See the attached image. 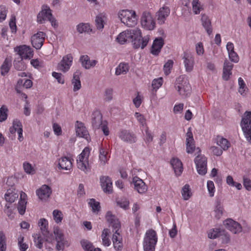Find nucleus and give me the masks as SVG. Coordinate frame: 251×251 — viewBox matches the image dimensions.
<instances>
[{
	"label": "nucleus",
	"instance_id": "680f3d73",
	"mask_svg": "<svg viewBox=\"0 0 251 251\" xmlns=\"http://www.w3.org/2000/svg\"><path fill=\"white\" fill-rule=\"evenodd\" d=\"M163 84V79L159 77L154 79L152 82V86L154 89H158Z\"/></svg>",
	"mask_w": 251,
	"mask_h": 251
},
{
	"label": "nucleus",
	"instance_id": "6ab92c4d",
	"mask_svg": "<svg viewBox=\"0 0 251 251\" xmlns=\"http://www.w3.org/2000/svg\"><path fill=\"white\" fill-rule=\"evenodd\" d=\"M119 138L123 141L130 143L136 142L135 134L129 130L123 129L119 133Z\"/></svg>",
	"mask_w": 251,
	"mask_h": 251
},
{
	"label": "nucleus",
	"instance_id": "69168bd1",
	"mask_svg": "<svg viewBox=\"0 0 251 251\" xmlns=\"http://www.w3.org/2000/svg\"><path fill=\"white\" fill-rule=\"evenodd\" d=\"M14 65L15 68L19 71L24 70L25 69V65L22 59L20 61H15Z\"/></svg>",
	"mask_w": 251,
	"mask_h": 251
},
{
	"label": "nucleus",
	"instance_id": "c85d7f7f",
	"mask_svg": "<svg viewBox=\"0 0 251 251\" xmlns=\"http://www.w3.org/2000/svg\"><path fill=\"white\" fill-rule=\"evenodd\" d=\"M201 21L203 27L205 29L207 34L210 35L212 32L211 20L207 15L203 14L201 15Z\"/></svg>",
	"mask_w": 251,
	"mask_h": 251
},
{
	"label": "nucleus",
	"instance_id": "412c9836",
	"mask_svg": "<svg viewBox=\"0 0 251 251\" xmlns=\"http://www.w3.org/2000/svg\"><path fill=\"white\" fill-rule=\"evenodd\" d=\"M59 169L64 170H70L72 168L71 159L67 157H62L58 160Z\"/></svg>",
	"mask_w": 251,
	"mask_h": 251
},
{
	"label": "nucleus",
	"instance_id": "58836bf2",
	"mask_svg": "<svg viewBox=\"0 0 251 251\" xmlns=\"http://www.w3.org/2000/svg\"><path fill=\"white\" fill-rule=\"evenodd\" d=\"M110 233V230L108 228H105L103 230L101 235L102 239V244L105 247H108L111 244V241L109 239V235Z\"/></svg>",
	"mask_w": 251,
	"mask_h": 251
},
{
	"label": "nucleus",
	"instance_id": "a19ab883",
	"mask_svg": "<svg viewBox=\"0 0 251 251\" xmlns=\"http://www.w3.org/2000/svg\"><path fill=\"white\" fill-rule=\"evenodd\" d=\"M224 210L221 202L219 201H217L214 210V216L217 219H220L224 213Z\"/></svg>",
	"mask_w": 251,
	"mask_h": 251
},
{
	"label": "nucleus",
	"instance_id": "a878e982",
	"mask_svg": "<svg viewBox=\"0 0 251 251\" xmlns=\"http://www.w3.org/2000/svg\"><path fill=\"white\" fill-rule=\"evenodd\" d=\"M80 61L83 67L86 69H89L94 67L97 63L95 60H90L88 55H82L80 58Z\"/></svg>",
	"mask_w": 251,
	"mask_h": 251
},
{
	"label": "nucleus",
	"instance_id": "f704fd0d",
	"mask_svg": "<svg viewBox=\"0 0 251 251\" xmlns=\"http://www.w3.org/2000/svg\"><path fill=\"white\" fill-rule=\"evenodd\" d=\"M192 5V11L196 15L199 14L204 9L203 4L199 0H193Z\"/></svg>",
	"mask_w": 251,
	"mask_h": 251
},
{
	"label": "nucleus",
	"instance_id": "6e6552de",
	"mask_svg": "<svg viewBox=\"0 0 251 251\" xmlns=\"http://www.w3.org/2000/svg\"><path fill=\"white\" fill-rule=\"evenodd\" d=\"M46 21L50 22L53 26H55L56 25V21L52 17L51 11L50 7L48 5H44L42 7V10L37 15V22L39 23L42 24Z\"/></svg>",
	"mask_w": 251,
	"mask_h": 251
},
{
	"label": "nucleus",
	"instance_id": "4468645a",
	"mask_svg": "<svg viewBox=\"0 0 251 251\" xmlns=\"http://www.w3.org/2000/svg\"><path fill=\"white\" fill-rule=\"evenodd\" d=\"M36 194L40 200L47 201L52 194V189L49 185L44 184L36 190Z\"/></svg>",
	"mask_w": 251,
	"mask_h": 251
},
{
	"label": "nucleus",
	"instance_id": "dca6fc26",
	"mask_svg": "<svg viewBox=\"0 0 251 251\" xmlns=\"http://www.w3.org/2000/svg\"><path fill=\"white\" fill-rule=\"evenodd\" d=\"M225 227L234 234H238L242 232L241 225L231 219H228L224 222Z\"/></svg>",
	"mask_w": 251,
	"mask_h": 251
},
{
	"label": "nucleus",
	"instance_id": "a211bd4d",
	"mask_svg": "<svg viewBox=\"0 0 251 251\" xmlns=\"http://www.w3.org/2000/svg\"><path fill=\"white\" fill-rule=\"evenodd\" d=\"M170 13L169 7L164 5L161 7L156 14V17L159 24L162 25L165 23L166 18Z\"/></svg>",
	"mask_w": 251,
	"mask_h": 251
},
{
	"label": "nucleus",
	"instance_id": "c756f323",
	"mask_svg": "<svg viewBox=\"0 0 251 251\" xmlns=\"http://www.w3.org/2000/svg\"><path fill=\"white\" fill-rule=\"evenodd\" d=\"M164 44L163 39L161 38L155 39L153 43L151 48V53L154 55H157L160 52Z\"/></svg>",
	"mask_w": 251,
	"mask_h": 251
},
{
	"label": "nucleus",
	"instance_id": "5701e85b",
	"mask_svg": "<svg viewBox=\"0 0 251 251\" xmlns=\"http://www.w3.org/2000/svg\"><path fill=\"white\" fill-rule=\"evenodd\" d=\"M92 124L94 128L98 129L103 123L102 121V115L100 111L96 110L94 111L92 114Z\"/></svg>",
	"mask_w": 251,
	"mask_h": 251
},
{
	"label": "nucleus",
	"instance_id": "4be33fe9",
	"mask_svg": "<svg viewBox=\"0 0 251 251\" xmlns=\"http://www.w3.org/2000/svg\"><path fill=\"white\" fill-rule=\"evenodd\" d=\"M183 59L186 71L187 72H191L193 70L194 67V57L191 54L185 53Z\"/></svg>",
	"mask_w": 251,
	"mask_h": 251
},
{
	"label": "nucleus",
	"instance_id": "e2e57ef3",
	"mask_svg": "<svg viewBox=\"0 0 251 251\" xmlns=\"http://www.w3.org/2000/svg\"><path fill=\"white\" fill-rule=\"evenodd\" d=\"M23 168L25 171L28 174H32L34 172V170L32 165L28 162H24L23 164Z\"/></svg>",
	"mask_w": 251,
	"mask_h": 251
},
{
	"label": "nucleus",
	"instance_id": "3c124183",
	"mask_svg": "<svg viewBox=\"0 0 251 251\" xmlns=\"http://www.w3.org/2000/svg\"><path fill=\"white\" fill-rule=\"evenodd\" d=\"M88 204L92 208L94 212H99L100 209V202L96 201L94 199L90 200Z\"/></svg>",
	"mask_w": 251,
	"mask_h": 251
},
{
	"label": "nucleus",
	"instance_id": "f3484780",
	"mask_svg": "<svg viewBox=\"0 0 251 251\" xmlns=\"http://www.w3.org/2000/svg\"><path fill=\"white\" fill-rule=\"evenodd\" d=\"M45 38V33L41 31L34 34L31 38L33 47L36 49H40L43 45Z\"/></svg>",
	"mask_w": 251,
	"mask_h": 251
},
{
	"label": "nucleus",
	"instance_id": "09e8293b",
	"mask_svg": "<svg viewBox=\"0 0 251 251\" xmlns=\"http://www.w3.org/2000/svg\"><path fill=\"white\" fill-rule=\"evenodd\" d=\"M24 237L20 236L18 238V245L20 251H26L28 248V245L24 242Z\"/></svg>",
	"mask_w": 251,
	"mask_h": 251
},
{
	"label": "nucleus",
	"instance_id": "6e6d98bb",
	"mask_svg": "<svg viewBox=\"0 0 251 251\" xmlns=\"http://www.w3.org/2000/svg\"><path fill=\"white\" fill-rule=\"evenodd\" d=\"M207 188L208 191L209 195L212 197L214 196L215 188L213 182L211 180H208L207 182Z\"/></svg>",
	"mask_w": 251,
	"mask_h": 251
},
{
	"label": "nucleus",
	"instance_id": "774afa93",
	"mask_svg": "<svg viewBox=\"0 0 251 251\" xmlns=\"http://www.w3.org/2000/svg\"><path fill=\"white\" fill-rule=\"evenodd\" d=\"M183 103H180L175 104L173 109L174 113L176 114L181 113L183 111Z\"/></svg>",
	"mask_w": 251,
	"mask_h": 251
},
{
	"label": "nucleus",
	"instance_id": "aec40b11",
	"mask_svg": "<svg viewBox=\"0 0 251 251\" xmlns=\"http://www.w3.org/2000/svg\"><path fill=\"white\" fill-rule=\"evenodd\" d=\"M101 186L104 192L110 193L112 190V182L109 176H102L100 177Z\"/></svg>",
	"mask_w": 251,
	"mask_h": 251
},
{
	"label": "nucleus",
	"instance_id": "338daca9",
	"mask_svg": "<svg viewBox=\"0 0 251 251\" xmlns=\"http://www.w3.org/2000/svg\"><path fill=\"white\" fill-rule=\"evenodd\" d=\"M52 76L57 80V81L61 84L64 83V79L63 75L61 73L52 72Z\"/></svg>",
	"mask_w": 251,
	"mask_h": 251
},
{
	"label": "nucleus",
	"instance_id": "4d7b16f0",
	"mask_svg": "<svg viewBox=\"0 0 251 251\" xmlns=\"http://www.w3.org/2000/svg\"><path fill=\"white\" fill-rule=\"evenodd\" d=\"M6 250V237L3 232H0V251Z\"/></svg>",
	"mask_w": 251,
	"mask_h": 251
},
{
	"label": "nucleus",
	"instance_id": "ddd939ff",
	"mask_svg": "<svg viewBox=\"0 0 251 251\" xmlns=\"http://www.w3.org/2000/svg\"><path fill=\"white\" fill-rule=\"evenodd\" d=\"M195 163L198 173L201 175H204L207 172V158L201 155H198L195 159Z\"/></svg>",
	"mask_w": 251,
	"mask_h": 251
},
{
	"label": "nucleus",
	"instance_id": "37998d69",
	"mask_svg": "<svg viewBox=\"0 0 251 251\" xmlns=\"http://www.w3.org/2000/svg\"><path fill=\"white\" fill-rule=\"evenodd\" d=\"M217 145L219 146L222 150H226L230 146V143L227 139L221 137L217 138Z\"/></svg>",
	"mask_w": 251,
	"mask_h": 251
},
{
	"label": "nucleus",
	"instance_id": "393cba45",
	"mask_svg": "<svg viewBox=\"0 0 251 251\" xmlns=\"http://www.w3.org/2000/svg\"><path fill=\"white\" fill-rule=\"evenodd\" d=\"M18 197V191L13 188L8 189L4 195L5 201L10 203L14 202Z\"/></svg>",
	"mask_w": 251,
	"mask_h": 251
},
{
	"label": "nucleus",
	"instance_id": "de8ad7c7",
	"mask_svg": "<svg viewBox=\"0 0 251 251\" xmlns=\"http://www.w3.org/2000/svg\"><path fill=\"white\" fill-rule=\"evenodd\" d=\"M53 220L57 224L60 223L63 218L62 212L57 209L54 210L52 212Z\"/></svg>",
	"mask_w": 251,
	"mask_h": 251
},
{
	"label": "nucleus",
	"instance_id": "f8f14e48",
	"mask_svg": "<svg viewBox=\"0 0 251 251\" xmlns=\"http://www.w3.org/2000/svg\"><path fill=\"white\" fill-rule=\"evenodd\" d=\"M73 61V57L71 54L64 55L58 64V70L63 73L67 72L72 65Z\"/></svg>",
	"mask_w": 251,
	"mask_h": 251
},
{
	"label": "nucleus",
	"instance_id": "e433bc0d",
	"mask_svg": "<svg viewBox=\"0 0 251 251\" xmlns=\"http://www.w3.org/2000/svg\"><path fill=\"white\" fill-rule=\"evenodd\" d=\"M110 156L108 154V152L107 150L100 148V154H99V160L100 163L101 165H104L107 162Z\"/></svg>",
	"mask_w": 251,
	"mask_h": 251
},
{
	"label": "nucleus",
	"instance_id": "9d476101",
	"mask_svg": "<svg viewBox=\"0 0 251 251\" xmlns=\"http://www.w3.org/2000/svg\"><path fill=\"white\" fill-rule=\"evenodd\" d=\"M55 239L57 242L56 249L57 251L63 250L65 246H69L68 241L65 239L63 231L58 227L53 228Z\"/></svg>",
	"mask_w": 251,
	"mask_h": 251
},
{
	"label": "nucleus",
	"instance_id": "473e14b6",
	"mask_svg": "<svg viewBox=\"0 0 251 251\" xmlns=\"http://www.w3.org/2000/svg\"><path fill=\"white\" fill-rule=\"evenodd\" d=\"M105 15L103 13L99 14L95 19L96 26L98 29L102 30L104 27V22L106 20Z\"/></svg>",
	"mask_w": 251,
	"mask_h": 251
},
{
	"label": "nucleus",
	"instance_id": "bb28decb",
	"mask_svg": "<svg viewBox=\"0 0 251 251\" xmlns=\"http://www.w3.org/2000/svg\"><path fill=\"white\" fill-rule=\"evenodd\" d=\"M75 129L77 136L85 139L88 138V132L82 123L77 121L75 124Z\"/></svg>",
	"mask_w": 251,
	"mask_h": 251
},
{
	"label": "nucleus",
	"instance_id": "423d86ee",
	"mask_svg": "<svg viewBox=\"0 0 251 251\" xmlns=\"http://www.w3.org/2000/svg\"><path fill=\"white\" fill-rule=\"evenodd\" d=\"M89 154L90 149L86 147L78 155L76 160L78 168L86 174L90 172L91 169L88 161Z\"/></svg>",
	"mask_w": 251,
	"mask_h": 251
},
{
	"label": "nucleus",
	"instance_id": "603ef678",
	"mask_svg": "<svg viewBox=\"0 0 251 251\" xmlns=\"http://www.w3.org/2000/svg\"><path fill=\"white\" fill-rule=\"evenodd\" d=\"M221 231L219 228H214L210 230L208 232V237L210 239H216L220 236Z\"/></svg>",
	"mask_w": 251,
	"mask_h": 251
},
{
	"label": "nucleus",
	"instance_id": "72a5a7b5",
	"mask_svg": "<svg viewBox=\"0 0 251 251\" xmlns=\"http://www.w3.org/2000/svg\"><path fill=\"white\" fill-rule=\"evenodd\" d=\"M38 226H39L43 234L47 237V235L49 233L48 231V221L44 218L40 219L38 222Z\"/></svg>",
	"mask_w": 251,
	"mask_h": 251
},
{
	"label": "nucleus",
	"instance_id": "9b49d317",
	"mask_svg": "<svg viewBox=\"0 0 251 251\" xmlns=\"http://www.w3.org/2000/svg\"><path fill=\"white\" fill-rule=\"evenodd\" d=\"M130 185L135 191L142 195L145 194L148 189L144 181L138 176H134L130 181Z\"/></svg>",
	"mask_w": 251,
	"mask_h": 251
},
{
	"label": "nucleus",
	"instance_id": "864d4df0",
	"mask_svg": "<svg viewBox=\"0 0 251 251\" xmlns=\"http://www.w3.org/2000/svg\"><path fill=\"white\" fill-rule=\"evenodd\" d=\"M174 62L172 60H168L164 65V74L168 75L171 73V70L173 67Z\"/></svg>",
	"mask_w": 251,
	"mask_h": 251
},
{
	"label": "nucleus",
	"instance_id": "ea45409f",
	"mask_svg": "<svg viewBox=\"0 0 251 251\" xmlns=\"http://www.w3.org/2000/svg\"><path fill=\"white\" fill-rule=\"evenodd\" d=\"M76 29L79 33H90L92 30L88 23H80L76 26Z\"/></svg>",
	"mask_w": 251,
	"mask_h": 251
},
{
	"label": "nucleus",
	"instance_id": "cd10ccee",
	"mask_svg": "<svg viewBox=\"0 0 251 251\" xmlns=\"http://www.w3.org/2000/svg\"><path fill=\"white\" fill-rule=\"evenodd\" d=\"M26 194L22 192L20 195V200L19 201L18 210L21 215H24L25 212L26 204Z\"/></svg>",
	"mask_w": 251,
	"mask_h": 251
},
{
	"label": "nucleus",
	"instance_id": "a18cd8bd",
	"mask_svg": "<svg viewBox=\"0 0 251 251\" xmlns=\"http://www.w3.org/2000/svg\"><path fill=\"white\" fill-rule=\"evenodd\" d=\"M238 81L239 85V93L242 96H245L248 91V88L246 86L244 80L241 77H239Z\"/></svg>",
	"mask_w": 251,
	"mask_h": 251
},
{
	"label": "nucleus",
	"instance_id": "1a4fd4ad",
	"mask_svg": "<svg viewBox=\"0 0 251 251\" xmlns=\"http://www.w3.org/2000/svg\"><path fill=\"white\" fill-rule=\"evenodd\" d=\"M141 26L147 30H153L155 27V21L153 15L149 12H144L141 17Z\"/></svg>",
	"mask_w": 251,
	"mask_h": 251
},
{
	"label": "nucleus",
	"instance_id": "8fccbe9b",
	"mask_svg": "<svg viewBox=\"0 0 251 251\" xmlns=\"http://www.w3.org/2000/svg\"><path fill=\"white\" fill-rule=\"evenodd\" d=\"M33 241L36 247L39 249L43 248V239L41 235L38 234H34L33 235Z\"/></svg>",
	"mask_w": 251,
	"mask_h": 251
},
{
	"label": "nucleus",
	"instance_id": "052dcab7",
	"mask_svg": "<svg viewBox=\"0 0 251 251\" xmlns=\"http://www.w3.org/2000/svg\"><path fill=\"white\" fill-rule=\"evenodd\" d=\"M243 183L244 187L248 191H251V180L246 176H244L243 178Z\"/></svg>",
	"mask_w": 251,
	"mask_h": 251
},
{
	"label": "nucleus",
	"instance_id": "0e129e2a",
	"mask_svg": "<svg viewBox=\"0 0 251 251\" xmlns=\"http://www.w3.org/2000/svg\"><path fill=\"white\" fill-rule=\"evenodd\" d=\"M145 141L147 143H151L153 138V136L151 132L149 130V127L145 128Z\"/></svg>",
	"mask_w": 251,
	"mask_h": 251
},
{
	"label": "nucleus",
	"instance_id": "c9c22d12",
	"mask_svg": "<svg viewBox=\"0 0 251 251\" xmlns=\"http://www.w3.org/2000/svg\"><path fill=\"white\" fill-rule=\"evenodd\" d=\"M129 70L128 64L126 63H121L116 67L115 71V75H121L126 74Z\"/></svg>",
	"mask_w": 251,
	"mask_h": 251
},
{
	"label": "nucleus",
	"instance_id": "4c0bfd02",
	"mask_svg": "<svg viewBox=\"0 0 251 251\" xmlns=\"http://www.w3.org/2000/svg\"><path fill=\"white\" fill-rule=\"evenodd\" d=\"M11 67V60L6 58L0 67V74L2 75L5 76L9 71Z\"/></svg>",
	"mask_w": 251,
	"mask_h": 251
},
{
	"label": "nucleus",
	"instance_id": "2f4dec72",
	"mask_svg": "<svg viewBox=\"0 0 251 251\" xmlns=\"http://www.w3.org/2000/svg\"><path fill=\"white\" fill-rule=\"evenodd\" d=\"M81 74V73L79 70H77L74 74L73 79L72 80L74 91H77L81 88V82L80 80V75Z\"/></svg>",
	"mask_w": 251,
	"mask_h": 251
},
{
	"label": "nucleus",
	"instance_id": "49530a36",
	"mask_svg": "<svg viewBox=\"0 0 251 251\" xmlns=\"http://www.w3.org/2000/svg\"><path fill=\"white\" fill-rule=\"evenodd\" d=\"M181 194L184 200H188L191 196L189 185L185 184L182 189Z\"/></svg>",
	"mask_w": 251,
	"mask_h": 251
},
{
	"label": "nucleus",
	"instance_id": "0eeeda50",
	"mask_svg": "<svg viewBox=\"0 0 251 251\" xmlns=\"http://www.w3.org/2000/svg\"><path fill=\"white\" fill-rule=\"evenodd\" d=\"M241 126L247 140L251 143V112L246 111L241 122Z\"/></svg>",
	"mask_w": 251,
	"mask_h": 251
},
{
	"label": "nucleus",
	"instance_id": "7c9ffc66",
	"mask_svg": "<svg viewBox=\"0 0 251 251\" xmlns=\"http://www.w3.org/2000/svg\"><path fill=\"white\" fill-rule=\"evenodd\" d=\"M233 64L228 60L225 61L223 68V78L224 80H227L231 75V70L233 68Z\"/></svg>",
	"mask_w": 251,
	"mask_h": 251
},
{
	"label": "nucleus",
	"instance_id": "c03bdc74",
	"mask_svg": "<svg viewBox=\"0 0 251 251\" xmlns=\"http://www.w3.org/2000/svg\"><path fill=\"white\" fill-rule=\"evenodd\" d=\"M134 117L139 123L140 127H146L147 126L146 119L145 116L139 112H135L134 113Z\"/></svg>",
	"mask_w": 251,
	"mask_h": 251
},
{
	"label": "nucleus",
	"instance_id": "bf43d9fd",
	"mask_svg": "<svg viewBox=\"0 0 251 251\" xmlns=\"http://www.w3.org/2000/svg\"><path fill=\"white\" fill-rule=\"evenodd\" d=\"M8 109L5 106H2L0 108V122L5 121L7 117Z\"/></svg>",
	"mask_w": 251,
	"mask_h": 251
},
{
	"label": "nucleus",
	"instance_id": "13d9d810",
	"mask_svg": "<svg viewBox=\"0 0 251 251\" xmlns=\"http://www.w3.org/2000/svg\"><path fill=\"white\" fill-rule=\"evenodd\" d=\"M81 244L85 251H92L93 246L92 244L87 240H82Z\"/></svg>",
	"mask_w": 251,
	"mask_h": 251
},
{
	"label": "nucleus",
	"instance_id": "7ed1b4c3",
	"mask_svg": "<svg viewBox=\"0 0 251 251\" xmlns=\"http://www.w3.org/2000/svg\"><path fill=\"white\" fill-rule=\"evenodd\" d=\"M175 88L183 97H188L191 93V87L189 80L185 75H180L176 81Z\"/></svg>",
	"mask_w": 251,
	"mask_h": 251
},
{
	"label": "nucleus",
	"instance_id": "39448f33",
	"mask_svg": "<svg viewBox=\"0 0 251 251\" xmlns=\"http://www.w3.org/2000/svg\"><path fill=\"white\" fill-rule=\"evenodd\" d=\"M118 16L122 23L127 26H133L137 24V18L134 11L122 10L119 12Z\"/></svg>",
	"mask_w": 251,
	"mask_h": 251
},
{
	"label": "nucleus",
	"instance_id": "20e7f679",
	"mask_svg": "<svg viewBox=\"0 0 251 251\" xmlns=\"http://www.w3.org/2000/svg\"><path fill=\"white\" fill-rule=\"evenodd\" d=\"M157 240V233L155 230L152 229L147 230L143 243L144 251H155Z\"/></svg>",
	"mask_w": 251,
	"mask_h": 251
},
{
	"label": "nucleus",
	"instance_id": "f257e3e1",
	"mask_svg": "<svg viewBox=\"0 0 251 251\" xmlns=\"http://www.w3.org/2000/svg\"><path fill=\"white\" fill-rule=\"evenodd\" d=\"M149 39L148 36L142 37L141 30L137 27L127 29L121 32L116 38L117 42L120 44L131 42L134 48H141L142 49L147 45Z\"/></svg>",
	"mask_w": 251,
	"mask_h": 251
},
{
	"label": "nucleus",
	"instance_id": "2eb2a0df",
	"mask_svg": "<svg viewBox=\"0 0 251 251\" xmlns=\"http://www.w3.org/2000/svg\"><path fill=\"white\" fill-rule=\"evenodd\" d=\"M14 50L20 56L22 60L30 58L33 55V51L32 49L26 45L17 47L15 48Z\"/></svg>",
	"mask_w": 251,
	"mask_h": 251
},
{
	"label": "nucleus",
	"instance_id": "5fc2aeb1",
	"mask_svg": "<svg viewBox=\"0 0 251 251\" xmlns=\"http://www.w3.org/2000/svg\"><path fill=\"white\" fill-rule=\"evenodd\" d=\"M117 204L122 208L126 210L129 208V202L127 199L123 198L117 201Z\"/></svg>",
	"mask_w": 251,
	"mask_h": 251
},
{
	"label": "nucleus",
	"instance_id": "79ce46f5",
	"mask_svg": "<svg viewBox=\"0 0 251 251\" xmlns=\"http://www.w3.org/2000/svg\"><path fill=\"white\" fill-rule=\"evenodd\" d=\"M20 129H23L22 123L18 120L15 119L13 122V125L10 128L9 130L11 134H15L18 132Z\"/></svg>",
	"mask_w": 251,
	"mask_h": 251
},
{
	"label": "nucleus",
	"instance_id": "b1692460",
	"mask_svg": "<svg viewBox=\"0 0 251 251\" xmlns=\"http://www.w3.org/2000/svg\"><path fill=\"white\" fill-rule=\"evenodd\" d=\"M176 176H179L182 173L183 167L181 161L177 158H173L170 161Z\"/></svg>",
	"mask_w": 251,
	"mask_h": 251
},
{
	"label": "nucleus",
	"instance_id": "f03ea898",
	"mask_svg": "<svg viewBox=\"0 0 251 251\" xmlns=\"http://www.w3.org/2000/svg\"><path fill=\"white\" fill-rule=\"evenodd\" d=\"M105 218L113 228V231L115 230L112 237L114 248L116 251H121L123 247V243L122 237L119 232L121 227L120 222L110 211L106 213Z\"/></svg>",
	"mask_w": 251,
	"mask_h": 251
}]
</instances>
